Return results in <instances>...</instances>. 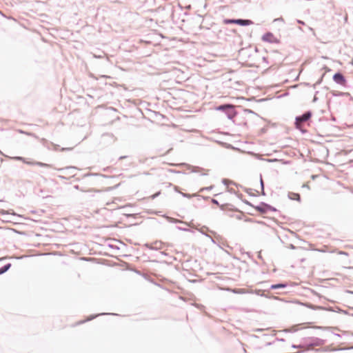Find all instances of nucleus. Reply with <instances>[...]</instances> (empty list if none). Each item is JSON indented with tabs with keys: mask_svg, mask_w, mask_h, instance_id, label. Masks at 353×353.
<instances>
[{
	"mask_svg": "<svg viewBox=\"0 0 353 353\" xmlns=\"http://www.w3.org/2000/svg\"><path fill=\"white\" fill-rule=\"evenodd\" d=\"M26 164L30 165H38L43 168H51L52 165L48 163L39 162V161H28L26 160V162L24 163Z\"/></svg>",
	"mask_w": 353,
	"mask_h": 353,
	"instance_id": "obj_8",
	"label": "nucleus"
},
{
	"mask_svg": "<svg viewBox=\"0 0 353 353\" xmlns=\"http://www.w3.org/2000/svg\"><path fill=\"white\" fill-rule=\"evenodd\" d=\"M216 110L223 112L230 120L233 119L237 114V112L235 110V106L230 103H224L218 105Z\"/></svg>",
	"mask_w": 353,
	"mask_h": 353,
	"instance_id": "obj_2",
	"label": "nucleus"
},
{
	"mask_svg": "<svg viewBox=\"0 0 353 353\" xmlns=\"http://www.w3.org/2000/svg\"><path fill=\"white\" fill-rule=\"evenodd\" d=\"M159 194H160V192H157V193H156L155 194H154V195L152 196V198H153V199L156 198Z\"/></svg>",
	"mask_w": 353,
	"mask_h": 353,
	"instance_id": "obj_36",
	"label": "nucleus"
},
{
	"mask_svg": "<svg viewBox=\"0 0 353 353\" xmlns=\"http://www.w3.org/2000/svg\"><path fill=\"white\" fill-rule=\"evenodd\" d=\"M6 213H7V212H6L5 210H2V211H1V214H6Z\"/></svg>",
	"mask_w": 353,
	"mask_h": 353,
	"instance_id": "obj_44",
	"label": "nucleus"
},
{
	"mask_svg": "<svg viewBox=\"0 0 353 353\" xmlns=\"http://www.w3.org/2000/svg\"><path fill=\"white\" fill-rule=\"evenodd\" d=\"M102 77H103V78H109L110 77L106 76V75H103V76H102Z\"/></svg>",
	"mask_w": 353,
	"mask_h": 353,
	"instance_id": "obj_45",
	"label": "nucleus"
},
{
	"mask_svg": "<svg viewBox=\"0 0 353 353\" xmlns=\"http://www.w3.org/2000/svg\"><path fill=\"white\" fill-rule=\"evenodd\" d=\"M71 150H72V148H61V151H70Z\"/></svg>",
	"mask_w": 353,
	"mask_h": 353,
	"instance_id": "obj_28",
	"label": "nucleus"
},
{
	"mask_svg": "<svg viewBox=\"0 0 353 353\" xmlns=\"http://www.w3.org/2000/svg\"><path fill=\"white\" fill-rule=\"evenodd\" d=\"M243 112L245 114H255V112L254 111L249 110V109H244Z\"/></svg>",
	"mask_w": 353,
	"mask_h": 353,
	"instance_id": "obj_21",
	"label": "nucleus"
},
{
	"mask_svg": "<svg viewBox=\"0 0 353 353\" xmlns=\"http://www.w3.org/2000/svg\"><path fill=\"white\" fill-rule=\"evenodd\" d=\"M224 24H237L241 26H247L254 23L252 20L243 19H225L223 20Z\"/></svg>",
	"mask_w": 353,
	"mask_h": 353,
	"instance_id": "obj_5",
	"label": "nucleus"
},
{
	"mask_svg": "<svg viewBox=\"0 0 353 353\" xmlns=\"http://www.w3.org/2000/svg\"><path fill=\"white\" fill-rule=\"evenodd\" d=\"M277 161L276 159H268V161H269V162H272V161Z\"/></svg>",
	"mask_w": 353,
	"mask_h": 353,
	"instance_id": "obj_39",
	"label": "nucleus"
},
{
	"mask_svg": "<svg viewBox=\"0 0 353 353\" xmlns=\"http://www.w3.org/2000/svg\"><path fill=\"white\" fill-rule=\"evenodd\" d=\"M41 143H42V145H43L44 147L47 148L48 149H50V148H49V146H48V143H48V140H46V139H43H43H41Z\"/></svg>",
	"mask_w": 353,
	"mask_h": 353,
	"instance_id": "obj_17",
	"label": "nucleus"
},
{
	"mask_svg": "<svg viewBox=\"0 0 353 353\" xmlns=\"http://www.w3.org/2000/svg\"><path fill=\"white\" fill-rule=\"evenodd\" d=\"M263 61H266V58L265 57H263Z\"/></svg>",
	"mask_w": 353,
	"mask_h": 353,
	"instance_id": "obj_48",
	"label": "nucleus"
},
{
	"mask_svg": "<svg viewBox=\"0 0 353 353\" xmlns=\"http://www.w3.org/2000/svg\"><path fill=\"white\" fill-rule=\"evenodd\" d=\"M125 158H127V156H121V157L119 158V160H121V159H125Z\"/></svg>",
	"mask_w": 353,
	"mask_h": 353,
	"instance_id": "obj_35",
	"label": "nucleus"
},
{
	"mask_svg": "<svg viewBox=\"0 0 353 353\" xmlns=\"http://www.w3.org/2000/svg\"><path fill=\"white\" fill-rule=\"evenodd\" d=\"M287 286H288V283H276V284L271 285L270 288L271 290H277V289L285 288Z\"/></svg>",
	"mask_w": 353,
	"mask_h": 353,
	"instance_id": "obj_9",
	"label": "nucleus"
},
{
	"mask_svg": "<svg viewBox=\"0 0 353 353\" xmlns=\"http://www.w3.org/2000/svg\"><path fill=\"white\" fill-rule=\"evenodd\" d=\"M243 290H244L243 289H236V288H235V289L232 290V292L235 293V294H241V293L243 292Z\"/></svg>",
	"mask_w": 353,
	"mask_h": 353,
	"instance_id": "obj_18",
	"label": "nucleus"
},
{
	"mask_svg": "<svg viewBox=\"0 0 353 353\" xmlns=\"http://www.w3.org/2000/svg\"><path fill=\"white\" fill-rule=\"evenodd\" d=\"M323 75L321 77V78L316 83V84H320L321 83V81H322V78H323Z\"/></svg>",
	"mask_w": 353,
	"mask_h": 353,
	"instance_id": "obj_34",
	"label": "nucleus"
},
{
	"mask_svg": "<svg viewBox=\"0 0 353 353\" xmlns=\"http://www.w3.org/2000/svg\"><path fill=\"white\" fill-rule=\"evenodd\" d=\"M211 202L215 205H219V201L215 199H212Z\"/></svg>",
	"mask_w": 353,
	"mask_h": 353,
	"instance_id": "obj_26",
	"label": "nucleus"
},
{
	"mask_svg": "<svg viewBox=\"0 0 353 353\" xmlns=\"http://www.w3.org/2000/svg\"><path fill=\"white\" fill-rule=\"evenodd\" d=\"M64 169H66V170H70V169H76L75 167L74 166H68L66 167L65 168H61V169H59V170H63Z\"/></svg>",
	"mask_w": 353,
	"mask_h": 353,
	"instance_id": "obj_25",
	"label": "nucleus"
},
{
	"mask_svg": "<svg viewBox=\"0 0 353 353\" xmlns=\"http://www.w3.org/2000/svg\"><path fill=\"white\" fill-rule=\"evenodd\" d=\"M106 314H112V315H116V314H114V313H101V314H96V315H92V316H90L89 318H88L85 321H81V322L79 323V324L83 323H84V322H85V321H91V320H92V319H95V318H96L97 316H101V315H106Z\"/></svg>",
	"mask_w": 353,
	"mask_h": 353,
	"instance_id": "obj_11",
	"label": "nucleus"
},
{
	"mask_svg": "<svg viewBox=\"0 0 353 353\" xmlns=\"http://www.w3.org/2000/svg\"><path fill=\"white\" fill-rule=\"evenodd\" d=\"M325 343V340L317 337H307L303 339V345L305 347L321 346Z\"/></svg>",
	"mask_w": 353,
	"mask_h": 353,
	"instance_id": "obj_3",
	"label": "nucleus"
},
{
	"mask_svg": "<svg viewBox=\"0 0 353 353\" xmlns=\"http://www.w3.org/2000/svg\"><path fill=\"white\" fill-rule=\"evenodd\" d=\"M352 162H353V160H352Z\"/></svg>",
	"mask_w": 353,
	"mask_h": 353,
	"instance_id": "obj_51",
	"label": "nucleus"
},
{
	"mask_svg": "<svg viewBox=\"0 0 353 353\" xmlns=\"http://www.w3.org/2000/svg\"><path fill=\"white\" fill-rule=\"evenodd\" d=\"M214 188L213 185H210L209 187H206V188H203L202 189H201V192H203L204 190H207V191H209V190H211L212 188Z\"/></svg>",
	"mask_w": 353,
	"mask_h": 353,
	"instance_id": "obj_23",
	"label": "nucleus"
},
{
	"mask_svg": "<svg viewBox=\"0 0 353 353\" xmlns=\"http://www.w3.org/2000/svg\"><path fill=\"white\" fill-rule=\"evenodd\" d=\"M154 245H155V247L151 246L150 248L157 250V249L161 248V243L155 242Z\"/></svg>",
	"mask_w": 353,
	"mask_h": 353,
	"instance_id": "obj_20",
	"label": "nucleus"
},
{
	"mask_svg": "<svg viewBox=\"0 0 353 353\" xmlns=\"http://www.w3.org/2000/svg\"><path fill=\"white\" fill-rule=\"evenodd\" d=\"M316 100H317V97L316 96H314V97L313 99V101L315 102Z\"/></svg>",
	"mask_w": 353,
	"mask_h": 353,
	"instance_id": "obj_43",
	"label": "nucleus"
},
{
	"mask_svg": "<svg viewBox=\"0 0 353 353\" xmlns=\"http://www.w3.org/2000/svg\"><path fill=\"white\" fill-rule=\"evenodd\" d=\"M180 194L185 198H191L192 197V195L190 194H188V193H183V192H180Z\"/></svg>",
	"mask_w": 353,
	"mask_h": 353,
	"instance_id": "obj_24",
	"label": "nucleus"
},
{
	"mask_svg": "<svg viewBox=\"0 0 353 353\" xmlns=\"http://www.w3.org/2000/svg\"><path fill=\"white\" fill-rule=\"evenodd\" d=\"M258 257H259V259H262V257H261V252H259V254H258Z\"/></svg>",
	"mask_w": 353,
	"mask_h": 353,
	"instance_id": "obj_42",
	"label": "nucleus"
},
{
	"mask_svg": "<svg viewBox=\"0 0 353 353\" xmlns=\"http://www.w3.org/2000/svg\"><path fill=\"white\" fill-rule=\"evenodd\" d=\"M245 203L252 207H254L258 212H259L261 214H265V213H267V212L268 210H270L272 212L277 211V210L274 207H273V206L270 205V204H268L265 202H261L258 205H256V206H254L253 205H252L251 203H250L249 201H245Z\"/></svg>",
	"mask_w": 353,
	"mask_h": 353,
	"instance_id": "obj_4",
	"label": "nucleus"
},
{
	"mask_svg": "<svg viewBox=\"0 0 353 353\" xmlns=\"http://www.w3.org/2000/svg\"><path fill=\"white\" fill-rule=\"evenodd\" d=\"M50 144L54 147V150H57L58 148H59V145H57V144H54L53 143H50Z\"/></svg>",
	"mask_w": 353,
	"mask_h": 353,
	"instance_id": "obj_27",
	"label": "nucleus"
},
{
	"mask_svg": "<svg viewBox=\"0 0 353 353\" xmlns=\"http://www.w3.org/2000/svg\"><path fill=\"white\" fill-rule=\"evenodd\" d=\"M274 21H283V19L282 17H280V18L276 19Z\"/></svg>",
	"mask_w": 353,
	"mask_h": 353,
	"instance_id": "obj_38",
	"label": "nucleus"
},
{
	"mask_svg": "<svg viewBox=\"0 0 353 353\" xmlns=\"http://www.w3.org/2000/svg\"><path fill=\"white\" fill-rule=\"evenodd\" d=\"M312 113L310 110L305 112L303 114L299 116H296L295 118V127L296 129L301 131L302 134L307 132V130L303 128V123L307 121L312 117Z\"/></svg>",
	"mask_w": 353,
	"mask_h": 353,
	"instance_id": "obj_1",
	"label": "nucleus"
},
{
	"mask_svg": "<svg viewBox=\"0 0 353 353\" xmlns=\"http://www.w3.org/2000/svg\"><path fill=\"white\" fill-rule=\"evenodd\" d=\"M333 95L335 97H348L350 94L349 92H337L336 93H334Z\"/></svg>",
	"mask_w": 353,
	"mask_h": 353,
	"instance_id": "obj_14",
	"label": "nucleus"
},
{
	"mask_svg": "<svg viewBox=\"0 0 353 353\" xmlns=\"http://www.w3.org/2000/svg\"><path fill=\"white\" fill-rule=\"evenodd\" d=\"M341 254H346V253H345V252H341Z\"/></svg>",
	"mask_w": 353,
	"mask_h": 353,
	"instance_id": "obj_47",
	"label": "nucleus"
},
{
	"mask_svg": "<svg viewBox=\"0 0 353 353\" xmlns=\"http://www.w3.org/2000/svg\"><path fill=\"white\" fill-rule=\"evenodd\" d=\"M262 40L265 42H268L270 43H279V40L276 37H275L274 35L270 32L265 33L262 37Z\"/></svg>",
	"mask_w": 353,
	"mask_h": 353,
	"instance_id": "obj_7",
	"label": "nucleus"
},
{
	"mask_svg": "<svg viewBox=\"0 0 353 353\" xmlns=\"http://www.w3.org/2000/svg\"><path fill=\"white\" fill-rule=\"evenodd\" d=\"M306 305H307V307H308L310 308L314 309V306L311 304H306Z\"/></svg>",
	"mask_w": 353,
	"mask_h": 353,
	"instance_id": "obj_33",
	"label": "nucleus"
},
{
	"mask_svg": "<svg viewBox=\"0 0 353 353\" xmlns=\"http://www.w3.org/2000/svg\"><path fill=\"white\" fill-rule=\"evenodd\" d=\"M295 248H296V247H295L293 244H290V249H292V250H293V249H295Z\"/></svg>",
	"mask_w": 353,
	"mask_h": 353,
	"instance_id": "obj_37",
	"label": "nucleus"
},
{
	"mask_svg": "<svg viewBox=\"0 0 353 353\" xmlns=\"http://www.w3.org/2000/svg\"><path fill=\"white\" fill-rule=\"evenodd\" d=\"M274 299H278V297L274 296Z\"/></svg>",
	"mask_w": 353,
	"mask_h": 353,
	"instance_id": "obj_49",
	"label": "nucleus"
},
{
	"mask_svg": "<svg viewBox=\"0 0 353 353\" xmlns=\"http://www.w3.org/2000/svg\"><path fill=\"white\" fill-rule=\"evenodd\" d=\"M166 219L170 222V223H182V221L179 219H174V218H172V217H170V216H166Z\"/></svg>",
	"mask_w": 353,
	"mask_h": 353,
	"instance_id": "obj_15",
	"label": "nucleus"
},
{
	"mask_svg": "<svg viewBox=\"0 0 353 353\" xmlns=\"http://www.w3.org/2000/svg\"><path fill=\"white\" fill-rule=\"evenodd\" d=\"M201 175L204 176V175H207V174L206 173H202V174H201Z\"/></svg>",
	"mask_w": 353,
	"mask_h": 353,
	"instance_id": "obj_46",
	"label": "nucleus"
},
{
	"mask_svg": "<svg viewBox=\"0 0 353 353\" xmlns=\"http://www.w3.org/2000/svg\"><path fill=\"white\" fill-rule=\"evenodd\" d=\"M11 267V263H7L0 268V275L6 273Z\"/></svg>",
	"mask_w": 353,
	"mask_h": 353,
	"instance_id": "obj_12",
	"label": "nucleus"
},
{
	"mask_svg": "<svg viewBox=\"0 0 353 353\" xmlns=\"http://www.w3.org/2000/svg\"><path fill=\"white\" fill-rule=\"evenodd\" d=\"M296 21L299 24L305 25V23L303 21H301V20L298 19V20H296Z\"/></svg>",
	"mask_w": 353,
	"mask_h": 353,
	"instance_id": "obj_32",
	"label": "nucleus"
},
{
	"mask_svg": "<svg viewBox=\"0 0 353 353\" xmlns=\"http://www.w3.org/2000/svg\"><path fill=\"white\" fill-rule=\"evenodd\" d=\"M13 159H16V160H18V161H23V163H25V162H26V159H25V158H23V157H14Z\"/></svg>",
	"mask_w": 353,
	"mask_h": 353,
	"instance_id": "obj_22",
	"label": "nucleus"
},
{
	"mask_svg": "<svg viewBox=\"0 0 353 353\" xmlns=\"http://www.w3.org/2000/svg\"><path fill=\"white\" fill-rule=\"evenodd\" d=\"M292 347L294 348V349H297V348L305 347V346L303 345V341L302 343L300 345H292Z\"/></svg>",
	"mask_w": 353,
	"mask_h": 353,
	"instance_id": "obj_19",
	"label": "nucleus"
},
{
	"mask_svg": "<svg viewBox=\"0 0 353 353\" xmlns=\"http://www.w3.org/2000/svg\"><path fill=\"white\" fill-rule=\"evenodd\" d=\"M260 185H261V194L262 195H265V190H264V183H263V181L262 179L261 174L260 175Z\"/></svg>",
	"mask_w": 353,
	"mask_h": 353,
	"instance_id": "obj_16",
	"label": "nucleus"
},
{
	"mask_svg": "<svg viewBox=\"0 0 353 353\" xmlns=\"http://www.w3.org/2000/svg\"><path fill=\"white\" fill-rule=\"evenodd\" d=\"M159 254L161 255H167V254L165 252H160Z\"/></svg>",
	"mask_w": 353,
	"mask_h": 353,
	"instance_id": "obj_41",
	"label": "nucleus"
},
{
	"mask_svg": "<svg viewBox=\"0 0 353 353\" xmlns=\"http://www.w3.org/2000/svg\"><path fill=\"white\" fill-rule=\"evenodd\" d=\"M334 335L339 338L341 337V336L339 334L334 333Z\"/></svg>",
	"mask_w": 353,
	"mask_h": 353,
	"instance_id": "obj_40",
	"label": "nucleus"
},
{
	"mask_svg": "<svg viewBox=\"0 0 353 353\" xmlns=\"http://www.w3.org/2000/svg\"><path fill=\"white\" fill-rule=\"evenodd\" d=\"M222 183L224 184V185H228L229 183H230L228 179H223L222 180Z\"/></svg>",
	"mask_w": 353,
	"mask_h": 353,
	"instance_id": "obj_29",
	"label": "nucleus"
},
{
	"mask_svg": "<svg viewBox=\"0 0 353 353\" xmlns=\"http://www.w3.org/2000/svg\"><path fill=\"white\" fill-rule=\"evenodd\" d=\"M0 153H1V152L0 151Z\"/></svg>",
	"mask_w": 353,
	"mask_h": 353,
	"instance_id": "obj_50",
	"label": "nucleus"
},
{
	"mask_svg": "<svg viewBox=\"0 0 353 353\" xmlns=\"http://www.w3.org/2000/svg\"><path fill=\"white\" fill-rule=\"evenodd\" d=\"M176 228L179 230H182V231H188L189 230L187 229V228H181L179 226H177Z\"/></svg>",
	"mask_w": 353,
	"mask_h": 353,
	"instance_id": "obj_30",
	"label": "nucleus"
},
{
	"mask_svg": "<svg viewBox=\"0 0 353 353\" xmlns=\"http://www.w3.org/2000/svg\"><path fill=\"white\" fill-rule=\"evenodd\" d=\"M288 196L291 200H296L297 201H301V196L299 193L289 192Z\"/></svg>",
	"mask_w": 353,
	"mask_h": 353,
	"instance_id": "obj_10",
	"label": "nucleus"
},
{
	"mask_svg": "<svg viewBox=\"0 0 353 353\" xmlns=\"http://www.w3.org/2000/svg\"><path fill=\"white\" fill-rule=\"evenodd\" d=\"M333 81L340 85H345L347 83V80L343 74V73L340 72H336L332 77Z\"/></svg>",
	"mask_w": 353,
	"mask_h": 353,
	"instance_id": "obj_6",
	"label": "nucleus"
},
{
	"mask_svg": "<svg viewBox=\"0 0 353 353\" xmlns=\"http://www.w3.org/2000/svg\"><path fill=\"white\" fill-rule=\"evenodd\" d=\"M318 328L319 329H324V330H331V329H335L334 327H319Z\"/></svg>",
	"mask_w": 353,
	"mask_h": 353,
	"instance_id": "obj_31",
	"label": "nucleus"
},
{
	"mask_svg": "<svg viewBox=\"0 0 353 353\" xmlns=\"http://www.w3.org/2000/svg\"><path fill=\"white\" fill-rule=\"evenodd\" d=\"M188 169L189 170H190L191 172H199L201 170H203V168H201L200 167L192 166V165H188Z\"/></svg>",
	"mask_w": 353,
	"mask_h": 353,
	"instance_id": "obj_13",
	"label": "nucleus"
}]
</instances>
